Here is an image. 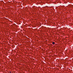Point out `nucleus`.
Returning a JSON list of instances; mask_svg holds the SVG:
<instances>
[{
	"mask_svg": "<svg viewBox=\"0 0 73 73\" xmlns=\"http://www.w3.org/2000/svg\"><path fill=\"white\" fill-rule=\"evenodd\" d=\"M52 44L53 45H54V44H55V42H52Z\"/></svg>",
	"mask_w": 73,
	"mask_h": 73,
	"instance_id": "nucleus-1",
	"label": "nucleus"
},
{
	"mask_svg": "<svg viewBox=\"0 0 73 73\" xmlns=\"http://www.w3.org/2000/svg\"><path fill=\"white\" fill-rule=\"evenodd\" d=\"M10 73H11V71H10Z\"/></svg>",
	"mask_w": 73,
	"mask_h": 73,
	"instance_id": "nucleus-2",
	"label": "nucleus"
}]
</instances>
